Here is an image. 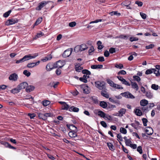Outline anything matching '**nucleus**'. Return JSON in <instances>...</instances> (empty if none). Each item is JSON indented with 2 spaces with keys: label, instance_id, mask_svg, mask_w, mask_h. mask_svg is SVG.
<instances>
[{
  "label": "nucleus",
  "instance_id": "nucleus-15",
  "mask_svg": "<svg viewBox=\"0 0 160 160\" xmlns=\"http://www.w3.org/2000/svg\"><path fill=\"white\" fill-rule=\"evenodd\" d=\"M146 132L148 135H151L153 133V130L152 128L148 127L146 130Z\"/></svg>",
  "mask_w": 160,
  "mask_h": 160
},
{
  "label": "nucleus",
  "instance_id": "nucleus-35",
  "mask_svg": "<svg viewBox=\"0 0 160 160\" xmlns=\"http://www.w3.org/2000/svg\"><path fill=\"white\" fill-rule=\"evenodd\" d=\"M107 144L110 150H114V146L111 142H107Z\"/></svg>",
  "mask_w": 160,
  "mask_h": 160
},
{
  "label": "nucleus",
  "instance_id": "nucleus-22",
  "mask_svg": "<svg viewBox=\"0 0 160 160\" xmlns=\"http://www.w3.org/2000/svg\"><path fill=\"white\" fill-rule=\"evenodd\" d=\"M69 111L70 112H78L79 111V108L77 107H75L74 106H72L69 108Z\"/></svg>",
  "mask_w": 160,
  "mask_h": 160
},
{
  "label": "nucleus",
  "instance_id": "nucleus-54",
  "mask_svg": "<svg viewBox=\"0 0 160 160\" xmlns=\"http://www.w3.org/2000/svg\"><path fill=\"white\" fill-rule=\"evenodd\" d=\"M83 69V68L81 67L80 66H79L78 67H75V70L77 72H80L81 70H82Z\"/></svg>",
  "mask_w": 160,
  "mask_h": 160
},
{
  "label": "nucleus",
  "instance_id": "nucleus-25",
  "mask_svg": "<svg viewBox=\"0 0 160 160\" xmlns=\"http://www.w3.org/2000/svg\"><path fill=\"white\" fill-rule=\"evenodd\" d=\"M34 89V87L32 85L28 86L26 87V91L27 92H29L33 91Z\"/></svg>",
  "mask_w": 160,
  "mask_h": 160
},
{
  "label": "nucleus",
  "instance_id": "nucleus-21",
  "mask_svg": "<svg viewBox=\"0 0 160 160\" xmlns=\"http://www.w3.org/2000/svg\"><path fill=\"white\" fill-rule=\"evenodd\" d=\"M103 67L102 65H93L91 66V68L92 69H101Z\"/></svg>",
  "mask_w": 160,
  "mask_h": 160
},
{
  "label": "nucleus",
  "instance_id": "nucleus-20",
  "mask_svg": "<svg viewBox=\"0 0 160 160\" xmlns=\"http://www.w3.org/2000/svg\"><path fill=\"white\" fill-rule=\"evenodd\" d=\"M54 68H55L54 67V64L53 65H52V64L48 63L46 67V69L48 71H50Z\"/></svg>",
  "mask_w": 160,
  "mask_h": 160
},
{
  "label": "nucleus",
  "instance_id": "nucleus-1",
  "mask_svg": "<svg viewBox=\"0 0 160 160\" xmlns=\"http://www.w3.org/2000/svg\"><path fill=\"white\" fill-rule=\"evenodd\" d=\"M38 56V54H36V55H32L31 54H28V55H25L22 58L16 61V63L18 64L19 63H22L25 61L29 60L32 58H34Z\"/></svg>",
  "mask_w": 160,
  "mask_h": 160
},
{
  "label": "nucleus",
  "instance_id": "nucleus-14",
  "mask_svg": "<svg viewBox=\"0 0 160 160\" xmlns=\"http://www.w3.org/2000/svg\"><path fill=\"white\" fill-rule=\"evenodd\" d=\"M2 144L6 148H9L13 149H16V147L11 146L10 144L9 143L7 142H3L2 143Z\"/></svg>",
  "mask_w": 160,
  "mask_h": 160
},
{
  "label": "nucleus",
  "instance_id": "nucleus-57",
  "mask_svg": "<svg viewBox=\"0 0 160 160\" xmlns=\"http://www.w3.org/2000/svg\"><path fill=\"white\" fill-rule=\"evenodd\" d=\"M104 118H107L108 120L110 121H112V118L109 115L106 114L105 115Z\"/></svg>",
  "mask_w": 160,
  "mask_h": 160
},
{
  "label": "nucleus",
  "instance_id": "nucleus-49",
  "mask_svg": "<svg viewBox=\"0 0 160 160\" xmlns=\"http://www.w3.org/2000/svg\"><path fill=\"white\" fill-rule=\"evenodd\" d=\"M114 85V86L113 88H115L120 89H122L123 88V87H121L120 85L117 84L116 83H115V84Z\"/></svg>",
  "mask_w": 160,
  "mask_h": 160
},
{
  "label": "nucleus",
  "instance_id": "nucleus-60",
  "mask_svg": "<svg viewBox=\"0 0 160 160\" xmlns=\"http://www.w3.org/2000/svg\"><path fill=\"white\" fill-rule=\"evenodd\" d=\"M79 80L80 81L84 83H87L88 82L86 78H83V77L79 78Z\"/></svg>",
  "mask_w": 160,
  "mask_h": 160
},
{
  "label": "nucleus",
  "instance_id": "nucleus-9",
  "mask_svg": "<svg viewBox=\"0 0 160 160\" xmlns=\"http://www.w3.org/2000/svg\"><path fill=\"white\" fill-rule=\"evenodd\" d=\"M78 130H71L68 133L69 136L71 138H75L77 136V132Z\"/></svg>",
  "mask_w": 160,
  "mask_h": 160
},
{
  "label": "nucleus",
  "instance_id": "nucleus-29",
  "mask_svg": "<svg viewBox=\"0 0 160 160\" xmlns=\"http://www.w3.org/2000/svg\"><path fill=\"white\" fill-rule=\"evenodd\" d=\"M100 106L103 108H105L107 107L108 105L106 102L102 101L100 102Z\"/></svg>",
  "mask_w": 160,
  "mask_h": 160
},
{
  "label": "nucleus",
  "instance_id": "nucleus-44",
  "mask_svg": "<svg viewBox=\"0 0 160 160\" xmlns=\"http://www.w3.org/2000/svg\"><path fill=\"white\" fill-rule=\"evenodd\" d=\"M69 108V106L68 105L66 104H64L62 106V109L63 110H68Z\"/></svg>",
  "mask_w": 160,
  "mask_h": 160
},
{
  "label": "nucleus",
  "instance_id": "nucleus-36",
  "mask_svg": "<svg viewBox=\"0 0 160 160\" xmlns=\"http://www.w3.org/2000/svg\"><path fill=\"white\" fill-rule=\"evenodd\" d=\"M154 69L152 68L151 69H148L145 72V74H150L152 73H153V72L155 71Z\"/></svg>",
  "mask_w": 160,
  "mask_h": 160
},
{
  "label": "nucleus",
  "instance_id": "nucleus-38",
  "mask_svg": "<svg viewBox=\"0 0 160 160\" xmlns=\"http://www.w3.org/2000/svg\"><path fill=\"white\" fill-rule=\"evenodd\" d=\"M106 113L101 111H99L98 112V115L101 117L104 118Z\"/></svg>",
  "mask_w": 160,
  "mask_h": 160
},
{
  "label": "nucleus",
  "instance_id": "nucleus-56",
  "mask_svg": "<svg viewBox=\"0 0 160 160\" xmlns=\"http://www.w3.org/2000/svg\"><path fill=\"white\" fill-rule=\"evenodd\" d=\"M117 137L119 141H123V138L121 133L117 134Z\"/></svg>",
  "mask_w": 160,
  "mask_h": 160
},
{
  "label": "nucleus",
  "instance_id": "nucleus-42",
  "mask_svg": "<svg viewBox=\"0 0 160 160\" xmlns=\"http://www.w3.org/2000/svg\"><path fill=\"white\" fill-rule=\"evenodd\" d=\"M120 132L124 134H126L127 132V130L124 128L122 127L120 128Z\"/></svg>",
  "mask_w": 160,
  "mask_h": 160
},
{
  "label": "nucleus",
  "instance_id": "nucleus-64",
  "mask_svg": "<svg viewBox=\"0 0 160 160\" xmlns=\"http://www.w3.org/2000/svg\"><path fill=\"white\" fill-rule=\"evenodd\" d=\"M133 78L135 80H136L138 82H139L140 81L141 79L138 76H133Z\"/></svg>",
  "mask_w": 160,
  "mask_h": 160
},
{
  "label": "nucleus",
  "instance_id": "nucleus-26",
  "mask_svg": "<svg viewBox=\"0 0 160 160\" xmlns=\"http://www.w3.org/2000/svg\"><path fill=\"white\" fill-rule=\"evenodd\" d=\"M67 127L70 130H77V128L73 124H68L66 125Z\"/></svg>",
  "mask_w": 160,
  "mask_h": 160
},
{
  "label": "nucleus",
  "instance_id": "nucleus-5",
  "mask_svg": "<svg viewBox=\"0 0 160 160\" xmlns=\"http://www.w3.org/2000/svg\"><path fill=\"white\" fill-rule=\"evenodd\" d=\"M72 51V48H69L65 50L62 54V57L64 58L68 57L71 54Z\"/></svg>",
  "mask_w": 160,
  "mask_h": 160
},
{
  "label": "nucleus",
  "instance_id": "nucleus-19",
  "mask_svg": "<svg viewBox=\"0 0 160 160\" xmlns=\"http://www.w3.org/2000/svg\"><path fill=\"white\" fill-rule=\"evenodd\" d=\"M148 101L145 99H142L140 102V105L143 107L145 106L148 104Z\"/></svg>",
  "mask_w": 160,
  "mask_h": 160
},
{
  "label": "nucleus",
  "instance_id": "nucleus-4",
  "mask_svg": "<svg viewBox=\"0 0 160 160\" xmlns=\"http://www.w3.org/2000/svg\"><path fill=\"white\" fill-rule=\"evenodd\" d=\"M123 97L127 98H130L131 99L134 98L135 97L132 95L131 93L128 92H124L122 93L121 94Z\"/></svg>",
  "mask_w": 160,
  "mask_h": 160
},
{
  "label": "nucleus",
  "instance_id": "nucleus-39",
  "mask_svg": "<svg viewBox=\"0 0 160 160\" xmlns=\"http://www.w3.org/2000/svg\"><path fill=\"white\" fill-rule=\"evenodd\" d=\"M82 72L83 74L89 76L91 74L90 71L87 69H84L82 70Z\"/></svg>",
  "mask_w": 160,
  "mask_h": 160
},
{
  "label": "nucleus",
  "instance_id": "nucleus-27",
  "mask_svg": "<svg viewBox=\"0 0 160 160\" xmlns=\"http://www.w3.org/2000/svg\"><path fill=\"white\" fill-rule=\"evenodd\" d=\"M31 99H32L31 100V103L33 104V98L30 95H27L25 96L23 99L24 100Z\"/></svg>",
  "mask_w": 160,
  "mask_h": 160
},
{
  "label": "nucleus",
  "instance_id": "nucleus-61",
  "mask_svg": "<svg viewBox=\"0 0 160 160\" xmlns=\"http://www.w3.org/2000/svg\"><path fill=\"white\" fill-rule=\"evenodd\" d=\"M137 151L138 152H139L140 154H142V147L141 146H138L137 148Z\"/></svg>",
  "mask_w": 160,
  "mask_h": 160
},
{
  "label": "nucleus",
  "instance_id": "nucleus-51",
  "mask_svg": "<svg viewBox=\"0 0 160 160\" xmlns=\"http://www.w3.org/2000/svg\"><path fill=\"white\" fill-rule=\"evenodd\" d=\"M131 140V138H129L127 140L126 142H125V143L126 146H129L130 145L132 144V142Z\"/></svg>",
  "mask_w": 160,
  "mask_h": 160
},
{
  "label": "nucleus",
  "instance_id": "nucleus-58",
  "mask_svg": "<svg viewBox=\"0 0 160 160\" xmlns=\"http://www.w3.org/2000/svg\"><path fill=\"white\" fill-rule=\"evenodd\" d=\"M142 120L143 124V125L144 126H146L147 125V123L148 122L147 119L146 118H142Z\"/></svg>",
  "mask_w": 160,
  "mask_h": 160
},
{
  "label": "nucleus",
  "instance_id": "nucleus-13",
  "mask_svg": "<svg viewBox=\"0 0 160 160\" xmlns=\"http://www.w3.org/2000/svg\"><path fill=\"white\" fill-rule=\"evenodd\" d=\"M40 61H39L36 62L29 63L27 65V66L28 68H32L38 65Z\"/></svg>",
  "mask_w": 160,
  "mask_h": 160
},
{
  "label": "nucleus",
  "instance_id": "nucleus-55",
  "mask_svg": "<svg viewBox=\"0 0 160 160\" xmlns=\"http://www.w3.org/2000/svg\"><path fill=\"white\" fill-rule=\"evenodd\" d=\"M129 40L131 42H132L138 40V38L137 37H131L130 38Z\"/></svg>",
  "mask_w": 160,
  "mask_h": 160
},
{
  "label": "nucleus",
  "instance_id": "nucleus-59",
  "mask_svg": "<svg viewBox=\"0 0 160 160\" xmlns=\"http://www.w3.org/2000/svg\"><path fill=\"white\" fill-rule=\"evenodd\" d=\"M154 46V45L153 44H150L148 46H146L145 48L146 49H151L153 48Z\"/></svg>",
  "mask_w": 160,
  "mask_h": 160
},
{
  "label": "nucleus",
  "instance_id": "nucleus-33",
  "mask_svg": "<svg viewBox=\"0 0 160 160\" xmlns=\"http://www.w3.org/2000/svg\"><path fill=\"white\" fill-rule=\"evenodd\" d=\"M44 35V33L42 32H39L36 35V36L34 38V39H37L38 38L41 37L43 36Z\"/></svg>",
  "mask_w": 160,
  "mask_h": 160
},
{
  "label": "nucleus",
  "instance_id": "nucleus-40",
  "mask_svg": "<svg viewBox=\"0 0 160 160\" xmlns=\"http://www.w3.org/2000/svg\"><path fill=\"white\" fill-rule=\"evenodd\" d=\"M107 83L110 85L111 87H113L115 83H114L113 81L111 80L110 79H108L107 80Z\"/></svg>",
  "mask_w": 160,
  "mask_h": 160
},
{
  "label": "nucleus",
  "instance_id": "nucleus-32",
  "mask_svg": "<svg viewBox=\"0 0 160 160\" xmlns=\"http://www.w3.org/2000/svg\"><path fill=\"white\" fill-rule=\"evenodd\" d=\"M52 58V56L51 54H49V55L44 58L42 59V60L43 62H46L48 60H50Z\"/></svg>",
  "mask_w": 160,
  "mask_h": 160
},
{
  "label": "nucleus",
  "instance_id": "nucleus-31",
  "mask_svg": "<svg viewBox=\"0 0 160 160\" xmlns=\"http://www.w3.org/2000/svg\"><path fill=\"white\" fill-rule=\"evenodd\" d=\"M130 1L129 0H127L124 1L122 3V6H125L127 8H128V6L130 4Z\"/></svg>",
  "mask_w": 160,
  "mask_h": 160
},
{
  "label": "nucleus",
  "instance_id": "nucleus-48",
  "mask_svg": "<svg viewBox=\"0 0 160 160\" xmlns=\"http://www.w3.org/2000/svg\"><path fill=\"white\" fill-rule=\"evenodd\" d=\"M151 88L154 90H157L158 89L159 86L155 84H152V85Z\"/></svg>",
  "mask_w": 160,
  "mask_h": 160
},
{
  "label": "nucleus",
  "instance_id": "nucleus-10",
  "mask_svg": "<svg viewBox=\"0 0 160 160\" xmlns=\"http://www.w3.org/2000/svg\"><path fill=\"white\" fill-rule=\"evenodd\" d=\"M28 85V84L26 82H23L19 84L18 85V88H19L21 91V90L24 89L26 88Z\"/></svg>",
  "mask_w": 160,
  "mask_h": 160
},
{
  "label": "nucleus",
  "instance_id": "nucleus-47",
  "mask_svg": "<svg viewBox=\"0 0 160 160\" xmlns=\"http://www.w3.org/2000/svg\"><path fill=\"white\" fill-rule=\"evenodd\" d=\"M50 102L49 101L45 100L42 102V104L44 106H47L50 104Z\"/></svg>",
  "mask_w": 160,
  "mask_h": 160
},
{
  "label": "nucleus",
  "instance_id": "nucleus-28",
  "mask_svg": "<svg viewBox=\"0 0 160 160\" xmlns=\"http://www.w3.org/2000/svg\"><path fill=\"white\" fill-rule=\"evenodd\" d=\"M132 88L135 89L136 91L138 89V87L136 82H131V83Z\"/></svg>",
  "mask_w": 160,
  "mask_h": 160
},
{
  "label": "nucleus",
  "instance_id": "nucleus-50",
  "mask_svg": "<svg viewBox=\"0 0 160 160\" xmlns=\"http://www.w3.org/2000/svg\"><path fill=\"white\" fill-rule=\"evenodd\" d=\"M11 12H12L11 10H9L8 11L6 12L3 14V16L5 18H7V17H8L9 16V15L10 14Z\"/></svg>",
  "mask_w": 160,
  "mask_h": 160
},
{
  "label": "nucleus",
  "instance_id": "nucleus-30",
  "mask_svg": "<svg viewBox=\"0 0 160 160\" xmlns=\"http://www.w3.org/2000/svg\"><path fill=\"white\" fill-rule=\"evenodd\" d=\"M79 47H80L81 51V52L87 49L88 48V47L85 44H82L80 45Z\"/></svg>",
  "mask_w": 160,
  "mask_h": 160
},
{
  "label": "nucleus",
  "instance_id": "nucleus-23",
  "mask_svg": "<svg viewBox=\"0 0 160 160\" xmlns=\"http://www.w3.org/2000/svg\"><path fill=\"white\" fill-rule=\"evenodd\" d=\"M20 89L18 88V87L17 86L16 88L12 89L11 90L10 92L12 93L15 94L20 92Z\"/></svg>",
  "mask_w": 160,
  "mask_h": 160
},
{
  "label": "nucleus",
  "instance_id": "nucleus-12",
  "mask_svg": "<svg viewBox=\"0 0 160 160\" xmlns=\"http://www.w3.org/2000/svg\"><path fill=\"white\" fill-rule=\"evenodd\" d=\"M62 62L60 60L57 62L56 63L54 64V67L55 68H61L63 66Z\"/></svg>",
  "mask_w": 160,
  "mask_h": 160
},
{
  "label": "nucleus",
  "instance_id": "nucleus-24",
  "mask_svg": "<svg viewBox=\"0 0 160 160\" xmlns=\"http://www.w3.org/2000/svg\"><path fill=\"white\" fill-rule=\"evenodd\" d=\"M134 112L135 113V114L138 116H141L142 114V113L141 110L139 109H135L134 111Z\"/></svg>",
  "mask_w": 160,
  "mask_h": 160
},
{
  "label": "nucleus",
  "instance_id": "nucleus-2",
  "mask_svg": "<svg viewBox=\"0 0 160 160\" xmlns=\"http://www.w3.org/2000/svg\"><path fill=\"white\" fill-rule=\"evenodd\" d=\"M95 84L96 87L99 90H102L106 87L105 82L103 81H99L95 82Z\"/></svg>",
  "mask_w": 160,
  "mask_h": 160
},
{
  "label": "nucleus",
  "instance_id": "nucleus-11",
  "mask_svg": "<svg viewBox=\"0 0 160 160\" xmlns=\"http://www.w3.org/2000/svg\"><path fill=\"white\" fill-rule=\"evenodd\" d=\"M18 78V75L15 73H14L11 74L9 77V79L10 80L13 81H16Z\"/></svg>",
  "mask_w": 160,
  "mask_h": 160
},
{
  "label": "nucleus",
  "instance_id": "nucleus-45",
  "mask_svg": "<svg viewBox=\"0 0 160 160\" xmlns=\"http://www.w3.org/2000/svg\"><path fill=\"white\" fill-rule=\"evenodd\" d=\"M109 14L111 16L115 15H117V16H120L121 15V13H118L117 11H112L110 12Z\"/></svg>",
  "mask_w": 160,
  "mask_h": 160
},
{
  "label": "nucleus",
  "instance_id": "nucleus-46",
  "mask_svg": "<svg viewBox=\"0 0 160 160\" xmlns=\"http://www.w3.org/2000/svg\"><path fill=\"white\" fill-rule=\"evenodd\" d=\"M74 50L76 52H81V49L79 45L76 46L74 49Z\"/></svg>",
  "mask_w": 160,
  "mask_h": 160
},
{
  "label": "nucleus",
  "instance_id": "nucleus-53",
  "mask_svg": "<svg viewBox=\"0 0 160 160\" xmlns=\"http://www.w3.org/2000/svg\"><path fill=\"white\" fill-rule=\"evenodd\" d=\"M23 73L28 77H29L31 75V73L28 71L27 70H24L23 72Z\"/></svg>",
  "mask_w": 160,
  "mask_h": 160
},
{
  "label": "nucleus",
  "instance_id": "nucleus-17",
  "mask_svg": "<svg viewBox=\"0 0 160 160\" xmlns=\"http://www.w3.org/2000/svg\"><path fill=\"white\" fill-rule=\"evenodd\" d=\"M139 125L140 123L139 122L136 120H135L134 122L132 123L131 124V125L132 126V127L134 128L135 129H137L138 127L139 126Z\"/></svg>",
  "mask_w": 160,
  "mask_h": 160
},
{
  "label": "nucleus",
  "instance_id": "nucleus-6",
  "mask_svg": "<svg viewBox=\"0 0 160 160\" xmlns=\"http://www.w3.org/2000/svg\"><path fill=\"white\" fill-rule=\"evenodd\" d=\"M101 92V95L104 97L107 98H109V95L107 92V89L106 88V87L103 88Z\"/></svg>",
  "mask_w": 160,
  "mask_h": 160
},
{
  "label": "nucleus",
  "instance_id": "nucleus-41",
  "mask_svg": "<svg viewBox=\"0 0 160 160\" xmlns=\"http://www.w3.org/2000/svg\"><path fill=\"white\" fill-rule=\"evenodd\" d=\"M42 21V18H38L36 21L34 23L35 25H37L40 23Z\"/></svg>",
  "mask_w": 160,
  "mask_h": 160
},
{
  "label": "nucleus",
  "instance_id": "nucleus-3",
  "mask_svg": "<svg viewBox=\"0 0 160 160\" xmlns=\"http://www.w3.org/2000/svg\"><path fill=\"white\" fill-rule=\"evenodd\" d=\"M81 88L83 89V92L88 94L90 92V90L88 86L85 84H83L80 85Z\"/></svg>",
  "mask_w": 160,
  "mask_h": 160
},
{
  "label": "nucleus",
  "instance_id": "nucleus-34",
  "mask_svg": "<svg viewBox=\"0 0 160 160\" xmlns=\"http://www.w3.org/2000/svg\"><path fill=\"white\" fill-rule=\"evenodd\" d=\"M145 95L146 96L149 98H151L153 97V94L150 91L147 92Z\"/></svg>",
  "mask_w": 160,
  "mask_h": 160
},
{
  "label": "nucleus",
  "instance_id": "nucleus-63",
  "mask_svg": "<svg viewBox=\"0 0 160 160\" xmlns=\"http://www.w3.org/2000/svg\"><path fill=\"white\" fill-rule=\"evenodd\" d=\"M140 14L141 17L143 19H145L146 18L147 15L146 14L142 12H140Z\"/></svg>",
  "mask_w": 160,
  "mask_h": 160
},
{
  "label": "nucleus",
  "instance_id": "nucleus-62",
  "mask_svg": "<svg viewBox=\"0 0 160 160\" xmlns=\"http://www.w3.org/2000/svg\"><path fill=\"white\" fill-rule=\"evenodd\" d=\"M109 52L111 53H113L116 52L115 48H111L109 49Z\"/></svg>",
  "mask_w": 160,
  "mask_h": 160
},
{
  "label": "nucleus",
  "instance_id": "nucleus-8",
  "mask_svg": "<svg viewBox=\"0 0 160 160\" xmlns=\"http://www.w3.org/2000/svg\"><path fill=\"white\" fill-rule=\"evenodd\" d=\"M48 2L46 1H42L40 3H39L36 9L37 10H40L41 9L44 7L47 4H48Z\"/></svg>",
  "mask_w": 160,
  "mask_h": 160
},
{
  "label": "nucleus",
  "instance_id": "nucleus-37",
  "mask_svg": "<svg viewBox=\"0 0 160 160\" xmlns=\"http://www.w3.org/2000/svg\"><path fill=\"white\" fill-rule=\"evenodd\" d=\"M38 116L40 118L44 120H46L44 114L41 113H38Z\"/></svg>",
  "mask_w": 160,
  "mask_h": 160
},
{
  "label": "nucleus",
  "instance_id": "nucleus-18",
  "mask_svg": "<svg viewBox=\"0 0 160 160\" xmlns=\"http://www.w3.org/2000/svg\"><path fill=\"white\" fill-rule=\"evenodd\" d=\"M129 37L128 35L122 34L116 37L117 38H120L124 40H127Z\"/></svg>",
  "mask_w": 160,
  "mask_h": 160
},
{
  "label": "nucleus",
  "instance_id": "nucleus-52",
  "mask_svg": "<svg viewBox=\"0 0 160 160\" xmlns=\"http://www.w3.org/2000/svg\"><path fill=\"white\" fill-rule=\"evenodd\" d=\"M115 67L118 68L122 69L123 68V66L122 64H116Z\"/></svg>",
  "mask_w": 160,
  "mask_h": 160
},
{
  "label": "nucleus",
  "instance_id": "nucleus-7",
  "mask_svg": "<svg viewBox=\"0 0 160 160\" xmlns=\"http://www.w3.org/2000/svg\"><path fill=\"white\" fill-rule=\"evenodd\" d=\"M18 22V20L17 19L12 18L7 21L6 22V25H12Z\"/></svg>",
  "mask_w": 160,
  "mask_h": 160
},
{
  "label": "nucleus",
  "instance_id": "nucleus-16",
  "mask_svg": "<svg viewBox=\"0 0 160 160\" xmlns=\"http://www.w3.org/2000/svg\"><path fill=\"white\" fill-rule=\"evenodd\" d=\"M126 112V109L124 108H122L118 111V115L119 117H122L125 114Z\"/></svg>",
  "mask_w": 160,
  "mask_h": 160
},
{
  "label": "nucleus",
  "instance_id": "nucleus-43",
  "mask_svg": "<svg viewBox=\"0 0 160 160\" xmlns=\"http://www.w3.org/2000/svg\"><path fill=\"white\" fill-rule=\"evenodd\" d=\"M149 108L148 107L144 106L142 107L141 109L144 112H148L149 111Z\"/></svg>",
  "mask_w": 160,
  "mask_h": 160
}]
</instances>
